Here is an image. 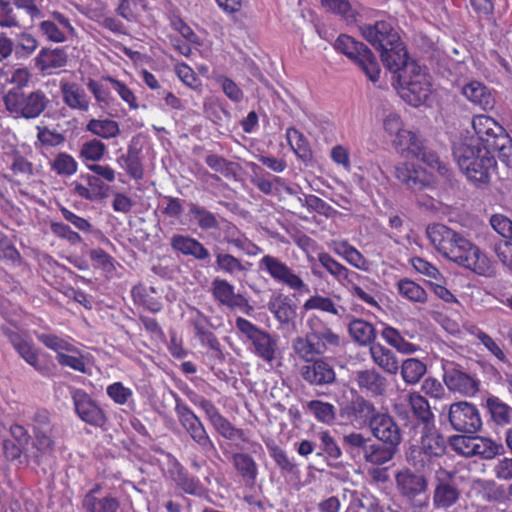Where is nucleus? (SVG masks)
Here are the masks:
<instances>
[{"mask_svg": "<svg viewBox=\"0 0 512 512\" xmlns=\"http://www.w3.org/2000/svg\"><path fill=\"white\" fill-rule=\"evenodd\" d=\"M3 103L14 119L34 120L49 107L50 99L41 89L28 93L20 89H9L3 96Z\"/></svg>", "mask_w": 512, "mask_h": 512, "instance_id": "obj_1", "label": "nucleus"}, {"mask_svg": "<svg viewBox=\"0 0 512 512\" xmlns=\"http://www.w3.org/2000/svg\"><path fill=\"white\" fill-rule=\"evenodd\" d=\"M420 433L419 440L411 445L407 459L415 468H424L435 458L446 453V441L435 425H425L416 429Z\"/></svg>", "mask_w": 512, "mask_h": 512, "instance_id": "obj_2", "label": "nucleus"}, {"mask_svg": "<svg viewBox=\"0 0 512 512\" xmlns=\"http://www.w3.org/2000/svg\"><path fill=\"white\" fill-rule=\"evenodd\" d=\"M442 256L479 275H488L491 272L488 258L480 252L477 246L458 232Z\"/></svg>", "mask_w": 512, "mask_h": 512, "instance_id": "obj_3", "label": "nucleus"}, {"mask_svg": "<svg viewBox=\"0 0 512 512\" xmlns=\"http://www.w3.org/2000/svg\"><path fill=\"white\" fill-rule=\"evenodd\" d=\"M396 489L409 504L412 512H420L429 507L428 479L425 475L408 468L395 474Z\"/></svg>", "mask_w": 512, "mask_h": 512, "instance_id": "obj_4", "label": "nucleus"}, {"mask_svg": "<svg viewBox=\"0 0 512 512\" xmlns=\"http://www.w3.org/2000/svg\"><path fill=\"white\" fill-rule=\"evenodd\" d=\"M396 79L401 97L410 105L417 107L427 100L431 81L424 67L418 63L410 64L407 66L406 72L400 73Z\"/></svg>", "mask_w": 512, "mask_h": 512, "instance_id": "obj_5", "label": "nucleus"}, {"mask_svg": "<svg viewBox=\"0 0 512 512\" xmlns=\"http://www.w3.org/2000/svg\"><path fill=\"white\" fill-rule=\"evenodd\" d=\"M334 48L354 61L372 82L380 78V66L373 52L362 42L347 34L338 36Z\"/></svg>", "mask_w": 512, "mask_h": 512, "instance_id": "obj_6", "label": "nucleus"}, {"mask_svg": "<svg viewBox=\"0 0 512 512\" xmlns=\"http://www.w3.org/2000/svg\"><path fill=\"white\" fill-rule=\"evenodd\" d=\"M235 327L248 341L251 342L255 355L268 363H271L276 358L278 348L276 336L260 329L258 326L243 317L236 318Z\"/></svg>", "mask_w": 512, "mask_h": 512, "instance_id": "obj_7", "label": "nucleus"}, {"mask_svg": "<svg viewBox=\"0 0 512 512\" xmlns=\"http://www.w3.org/2000/svg\"><path fill=\"white\" fill-rule=\"evenodd\" d=\"M259 270L265 271L274 281L299 293H309V286L286 263L270 254L258 262Z\"/></svg>", "mask_w": 512, "mask_h": 512, "instance_id": "obj_8", "label": "nucleus"}, {"mask_svg": "<svg viewBox=\"0 0 512 512\" xmlns=\"http://www.w3.org/2000/svg\"><path fill=\"white\" fill-rule=\"evenodd\" d=\"M443 381L447 389L462 396L471 397L479 391V380L458 363L442 359Z\"/></svg>", "mask_w": 512, "mask_h": 512, "instance_id": "obj_9", "label": "nucleus"}, {"mask_svg": "<svg viewBox=\"0 0 512 512\" xmlns=\"http://www.w3.org/2000/svg\"><path fill=\"white\" fill-rule=\"evenodd\" d=\"M174 396L176 401L175 413L181 426L204 452L215 451L216 447L202 421L177 395Z\"/></svg>", "mask_w": 512, "mask_h": 512, "instance_id": "obj_10", "label": "nucleus"}, {"mask_svg": "<svg viewBox=\"0 0 512 512\" xmlns=\"http://www.w3.org/2000/svg\"><path fill=\"white\" fill-rule=\"evenodd\" d=\"M448 419L452 428L462 433L474 434L478 432L483 425L477 407L466 401L451 404Z\"/></svg>", "mask_w": 512, "mask_h": 512, "instance_id": "obj_11", "label": "nucleus"}, {"mask_svg": "<svg viewBox=\"0 0 512 512\" xmlns=\"http://www.w3.org/2000/svg\"><path fill=\"white\" fill-rule=\"evenodd\" d=\"M359 31L361 36L378 51H382L389 45H397L400 38L397 29L388 20L361 24Z\"/></svg>", "mask_w": 512, "mask_h": 512, "instance_id": "obj_12", "label": "nucleus"}, {"mask_svg": "<svg viewBox=\"0 0 512 512\" xmlns=\"http://www.w3.org/2000/svg\"><path fill=\"white\" fill-rule=\"evenodd\" d=\"M71 396L78 417L89 425L101 427L106 416L98 404L82 389H72Z\"/></svg>", "mask_w": 512, "mask_h": 512, "instance_id": "obj_13", "label": "nucleus"}, {"mask_svg": "<svg viewBox=\"0 0 512 512\" xmlns=\"http://www.w3.org/2000/svg\"><path fill=\"white\" fill-rule=\"evenodd\" d=\"M354 382L362 393L372 398L384 397L389 387L388 379L375 367L356 371Z\"/></svg>", "mask_w": 512, "mask_h": 512, "instance_id": "obj_14", "label": "nucleus"}, {"mask_svg": "<svg viewBox=\"0 0 512 512\" xmlns=\"http://www.w3.org/2000/svg\"><path fill=\"white\" fill-rule=\"evenodd\" d=\"M1 332L7 337L18 355L27 364L31 365L38 372L42 374L45 373L46 368L40 363L38 351L34 348L32 341L28 340L26 337L12 330L8 326H2Z\"/></svg>", "mask_w": 512, "mask_h": 512, "instance_id": "obj_15", "label": "nucleus"}, {"mask_svg": "<svg viewBox=\"0 0 512 512\" xmlns=\"http://www.w3.org/2000/svg\"><path fill=\"white\" fill-rule=\"evenodd\" d=\"M300 375L304 381L312 386L330 385L336 381V373L333 366L322 358L303 365L300 368Z\"/></svg>", "mask_w": 512, "mask_h": 512, "instance_id": "obj_16", "label": "nucleus"}, {"mask_svg": "<svg viewBox=\"0 0 512 512\" xmlns=\"http://www.w3.org/2000/svg\"><path fill=\"white\" fill-rule=\"evenodd\" d=\"M210 291L213 298L220 305L226 306L230 309H252L248 300L241 294L236 293L234 286L226 279L219 277L213 279Z\"/></svg>", "mask_w": 512, "mask_h": 512, "instance_id": "obj_17", "label": "nucleus"}, {"mask_svg": "<svg viewBox=\"0 0 512 512\" xmlns=\"http://www.w3.org/2000/svg\"><path fill=\"white\" fill-rule=\"evenodd\" d=\"M394 175L401 184L413 192L422 191L431 184V177L426 170L414 164L399 163L395 166Z\"/></svg>", "mask_w": 512, "mask_h": 512, "instance_id": "obj_18", "label": "nucleus"}, {"mask_svg": "<svg viewBox=\"0 0 512 512\" xmlns=\"http://www.w3.org/2000/svg\"><path fill=\"white\" fill-rule=\"evenodd\" d=\"M472 127L475 135L464 137L465 139H478V144L491 150L492 141L500 138L506 132L492 117L487 115H476L472 119Z\"/></svg>", "mask_w": 512, "mask_h": 512, "instance_id": "obj_19", "label": "nucleus"}, {"mask_svg": "<svg viewBox=\"0 0 512 512\" xmlns=\"http://www.w3.org/2000/svg\"><path fill=\"white\" fill-rule=\"evenodd\" d=\"M372 435L382 443L399 446L402 441L401 429L392 416L380 413L369 426Z\"/></svg>", "mask_w": 512, "mask_h": 512, "instance_id": "obj_20", "label": "nucleus"}, {"mask_svg": "<svg viewBox=\"0 0 512 512\" xmlns=\"http://www.w3.org/2000/svg\"><path fill=\"white\" fill-rule=\"evenodd\" d=\"M200 408L203 409L211 425L222 437L227 440L244 439L243 430L236 428L211 401L201 400Z\"/></svg>", "mask_w": 512, "mask_h": 512, "instance_id": "obj_21", "label": "nucleus"}, {"mask_svg": "<svg viewBox=\"0 0 512 512\" xmlns=\"http://www.w3.org/2000/svg\"><path fill=\"white\" fill-rule=\"evenodd\" d=\"M380 53L384 66L392 72L396 78L400 73L406 72L407 66L417 64L416 61L410 60L401 38L398 39L397 45H389L380 51Z\"/></svg>", "mask_w": 512, "mask_h": 512, "instance_id": "obj_22", "label": "nucleus"}, {"mask_svg": "<svg viewBox=\"0 0 512 512\" xmlns=\"http://www.w3.org/2000/svg\"><path fill=\"white\" fill-rule=\"evenodd\" d=\"M447 479L437 478L433 491V506L435 509H449L455 505L460 498V490L453 482V474L445 472Z\"/></svg>", "mask_w": 512, "mask_h": 512, "instance_id": "obj_23", "label": "nucleus"}, {"mask_svg": "<svg viewBox=\"0 0 512 512\" xmlns=\"http://www.w3.org/2000/svg\"><path fill=\"white\" fill-rule=\"evenodd\" d=\"M59 88L62 101L67 107L79 112H87L90 109V97L81 85L62 79Z\"/></svg>", "mask_w": 512, "mask_h": 512, "instance_id": "obj_24", "label": "nucleus"}, {"mask_svg": "<svg viewBox=\"0 0 512 512\" xmlns=\"http://www.w3.org/2000/svg\"><path fill=\"white\" fill-rule=\"evenodd\" d=\"M35 66L46 75L67 65L68 54L64 48H42L34 59Z\"/></svg>", "mask_w": 512, "mask_h": 512, "instance_id": "obj_25", "label": "nucleus"}, {"mask_svg": "<svg viewBox=\"0 0 512 512\" xmlns=\"http://www.w3.org/2000/svg\"><path fill=\"white\" fill-rule=\"evenodd\" d=\"M215 256V270L228 275L234 279H239L245 276L248 272V265L250 263L244 262L241 259L225 252L219 247L213 250Z\"/></svg>", "mask_w": 512, "mask_h": 512, "instance_id": "obj_26", "label": "nucleus"}, {"mask_svg": "<svg viewBox=\"0 0 512 512\" xmlns=\"http://www.w3.org/2000/svg\"><path fill=\"white\" fill-rule=\"evenodd\" d=\"M496 164L491 150L486 149L478 154L475 162H472L469 169L463 172L467 179L476 185H485L490 180V169Z\"/></svg>", "mask_w": 512, "mask_h": 512, "instance_id": "obj_27", "label": "nucleus"}, {"mask_svg": "<svg viewBox=\"0 0 512 512\" xmlns=\"http://www.w3.org/2000/svg\"><path fill=\"white\" fill-rule=\"evenodd\" d=\"M487 148L478 144V139L462 138L456 142L453 147V157L460 170L465 172L469 169L472 162H475L478 154H482Z\"/></svg>", "mask_w": 512, "mask_h": 512, "instance_id": "obj_28", "label": "nucleus"}, {"mask_svg": "<svg viewBox=\"0 0 512 512\" xmlns=\"http://www.w3.org/2000/svg\"><path fill=\"white\" fill-rule=\"evenodd\" d=\"M173 250L186 256H192L197 260H206L210 257L207 248L197 239L187 235L175 234L170 239Z\"/></svg>", "mask_w": 512, "mask_h": 512, "instance_id": "obj_29", "label": "nucleus"}, {"mask_svg": "<svg viewBox=\"0 0 512 512\" xmlns=\"http://www.w3.org/2000/svg\"><path fill=\"white\" fill-rule=\"evenodd\" d=\"M463 96L472 104L483 110H490L495 105V99L490 89L479 81H471L462 87Z\"/></svg>", "mask_w": 512, "mask_h": 512, "instance_id": "obj_30", "label": "nucleus"}, {"mask_svg": "<svg viewBox=\"0 0 512 512\" xmlns=\"http://www.w3.org/2000/svg\"><path fill=\"white\" fill-rule=\"evenodd\" d=\"M369 354L372 362L383 372L389 375H396L400 365L396 354L380 343H375L369 347Z\"/></svg>", "mask_w": 512, "mask_h": 512, "instance_id": "obj_31", "label": "nucleus"}, {"mask_svg": "<svg viewBox=\"0 0 512 512\" xmlns=\"http://www.w3.org/2000/svg\"><path fill=\"white\" fill-rule=\"evenodd\" d=\"M268 309L281 324H288L296 316V307L289 296L283 293H274L269 302Z\"/></svg>", "mask_w": 512, "mask_h": 512, "instance_id": "obj_32", "label": "nucleus"}, {"mask_svg": "<svg viewBox=\"0 0 512 512\" xmlns=\"http://www.w3.org/2000/svg\"><path fill=\"white\" fill-rule=\"evenodd\" d=\"M312 337V333L308 332L304 337L299 336L292 341L294 353L307 363L316 360V356L324 354L323 345L315 342Z\"/></svg>", "mask_w": 512, "mask_h": 512, "instance_id": "obj_33", "label": "nucleus"}, {"mask_svg": "<svg viewBox=\"0 0 512 512\" xmlns=\"http://www.w3.org/2000/svg\"><path fill=\"white\" fill-rule=\"evenodd\" d=\"M409 404L411 406L416 422L413 428L419 429L423 426L434 424V415L430 410L428 401L418 392H412L408 395Z\"/></svg>", "mask_w": 512, "mask_h": 512, "instance_id": "obj_34", "label": "nucleus"}, {"mask_svg": "<svg viewBox=\"0 0 512 512\" xmlns=\"http://www.w3.org/2000/svg\"><path fill=\"white\" fill-rule=\"evenodd\" d=\"M97 488L90 490L83 498L82 506L87 512H118L119 502L112 496L97 497Z\"/></svg>", "mask_w": 512, "mask_h": 512, "instance_id": "obj_35", "label": "nucleus"}, {"mask_svg": "<svg viewBox=\"0 0 512 512\" xmlns=\"http://www.w3.org/2000/svg\"><path fill=\"white\" fill-rule=\"evenodd\" d=\"M371 442L369 437H365L358 432H352L343 436V449L354 461L364 460Z\"/></svg>", "mask_w": 512, "mask_h": 512, "instance_id": "obj_36", "label": "nucleus"}, {"mask_svg": "<svg viewBox=\"0 0 512 512\" xmlns=\"http://www.w3.org/2000/svg\"><path fill=\"white\" fill-rule=\"evenodd\" d=\"M426 234L431 245L441 255L450 244L453 237H456L455 230L441 223L429 225L426 229Z\"/></svg>", "mask_w": 512, "mask_h": 512, "instance_id": "obj_37", "label": "nucleus"}, {"mask_svg": "<svg viewBox=\"0 0 512 512\" xmlns=\"http://www.w3.org/2000/svg\"><path fill=\"white\" fill-rule=\"evenodd\" d=\"M52 432L36 433L34 448L36 452L33 455L34 462L37 465L50 464L54 457L55 442L51 436Z\"/></svg>", "mask_w": 512, "mask_h": 512, "instance_id": "obj_38", "label": "nucleus"}, {"mask_svg": "<svg viewBox=\"0 0 512 512\" xmlns=\"http://www.w3.org/2000/svg\"><path fill=\"white\" fill-rule=\"evenodd\" d=\"M318 261L342 286L349 282L350 278H359V274L349 271L344 265L336 261L330 254L321 252Z\"/></svg>", "mask_w": 512, "mask_h": 512, "instance_id": "obj_39", "label": "nucleus"}, {"mask_svg": "<svg viewBox=\"0 0 512 512\" xmlns=\"http://www.w3.org/2000/svg\"><path fill=\"white\" fill-rule=\"evenodd\" d=\"M348 331L351 338L361 346L375 344L376 330L371 323L363 319L357 318L350 321Z\"/></svg>", "mask_w": 512, "mask_h": 512, "instance_id": "obj_40", "label": "nucleus"}, {"mask_svg": "<svg viewBox=\"0 0 512 512\" xmlns=\"http://www.w3.org/2000/svg\"><path fill=\"white\" fill-rule=\"evenodd\" d=\"M397 446L388 443L370 442L364 460L373 465H383L393 459Z\"/></svg>", "mask_w": 512, "mask_h": 512, "instance_id": "obj_41", "label": "nucleus"}, {"mask_svg": "<svg viewBox=\"0 0 512 512\" xmlns=\"http://www.w3.org/2000/svg\"><path fill=\"white\" fill-rule=\"evenodd\" d=\"M350 414L356 422L370 426L373 419L380 413L376 411L375 405L370 400L359 396L351 403Z\"/></svg>", "mask_w": 512, "mask_h": 512, "instance_id": "obj_42", "label": "nucleus"}, {"mask_svg": "<svg viewBox=\"0 0 512 512\" xmlns=\"http://www.w3.org/2000/svg\"><path fill=\"white\" fill-rule=\"evenodd\" d=\"M486 408L490 417L497 425H508L512 421V407L496 396L486 399Z\"/></svg>", "mask_w": 512, "mask_h": 512, "instance_id": "obj_43", "label": "nucleus"}, {"mask_svg": "<svg viewBox=\"0 0 512 512\" xmlns=\"http://www.w3.org/2000/svg\"><path fill=\"white\" fill-rule=\"evenodd\" d=\"M117 163L126 170L129 176L139 180L144 176V169L139 156V150L129 146L127 153L117 158Z\"/></svg>", "mask_w": 512, "mask_h": 512, "instance_id": "obj_44", "label": "nucleus"}, {"mask_svg": "<svg viewBox=\"0 0 512 512\" xmlns=\"http://www.w3.org/2000/svg\"><path fill=\"white\" fill-rule=\"evenodd\" d=\"M189 214L201 230L207 231L219 229L220 227L217 216L203 206L190 203Z\"/></svg>", "mask_w": 512, "mask_h": 512, "instance_id": "obj_45", "label": "nucleus"}, {"mask_svg": "<svg viewBox=\"0 0 512 512\" xmlns=\"http://www.w3.org/2000/svg\"><path fill=\"white\" fill-rule=\"evenodd\" d=\"M399 369H401L403 381L408 385L419 383L427 371L426 364L417 358L405 359Z\"/></svg>", "mask_w": 512, "mask_h": 512, "instance_id": "obj_46", "label": "nucleus"}, {"mask_svg": "<svg viewBox=\"0 0 512 512\" xmlns=\"http://www.w3.org/2000/svg\"><path fill=\"white\" fill-rule=\"evenodd\" d=\"M397 290L401 297L413 303L425 304L428 300L425 289L408 278L400 279L397 282Z\"/></svg>", "mask_w": 512, "mask_h": 512, "instance_id": "obj_47", "label": "nucleus"}, {"mask_svg": "<svg viewBox=\"0 0 512 512\" xmlns=\"http://www.w3.org/2000/svg\"><path fill=\"white\" fill-rule=\"evenodd\" d=\"M381 336L388 345L395 348L402 354H413L418 350V346L406 341L400 332L392 326H385Z\"/></svg>", "mask_w": 512, "mask_h": 512, "instance_id": "obj_48", "label": "nucleus"}, {"mask_svg": "<svg viewBox=\"0 0 512 512\" xmlns=\"http://www.w3.org/2000/svg\"><path fill=\"white\" fill-rule=\"evenodd\" d=\"M146 9L145 0H119L115 12L128 22H137Z\"/></svg>", "mask_w": 512, "mask_h": 512, "instance_id": "obj_49", "label": "nucleus"}, {"mask_svg": "<svg viewBox=\"0 0 512 512\" xmlns=\"http://www.w3.org/2000/svg\"><path fill=\"white\" fill-rule=\"evenodd\" d=\"M86 130L103 139L114 138L120 134L118 123L110 119H91Z\"/></svg>", "mask_w": 512, "mask_h": 512, "instance_id": "obj_50", "label": "nucleus"}, {"mask_svg": "<svg viewBox=\"0 0 512 512\" xmlns=\"http://www.w3.org/2000/svg\"><path fill=\"white\" fill-rule=\"evenodd\" d=\"M414 156L427 164L432 169H436L439 175L442 177H445L446 179L450 178L451 170L448 165L442 162L435 152L427 149L424 145V142H422L420 145L419 153H414Z\"/></svg>", "mask_w": 512, "mask_h": 512, "instance_id": "obj_51", "label": "nucleus"}, {"mask_svg": "<svg viewBox=\"0 0 512 512\" xmlns=\"http://www.w3.org/2000/svg\"><path fill=\"white\" fill-rule=\"evenodd\" d=\"M474 444L473 456H479L483 459H493L495 456L504 452V448L501 444L489 438L475 437Z\"/></svg>", "mask_w": 512, "mask_h": 512, "instance_id": "obj_52", "label": "nucleus"}, {"mask_svg": "<svg viewBox=\"0 0 512 512\" xmlns=\"http://www.w3.org/2000/svg\"><path fill=\"white\" fill-rule=\"evenodd\" d=\"M303 308L305 310H320L335 316H341V312L345 311L342 306H337L331 298L321 295L310 297L304 303Z\"/></svg>", "mask_w": 512, "mask_h": 512, "instance_id": "obj_53", "label": "nucleus"}, {"mask_svg": "<svg viewBox=\"0 0 512 512\" xmlns=\"http://www.w3.org/2000/svg\"><path fill=\"white\" fill-rule=\"evenodd\" d=\"M422 142L423 140L418 134L405 129H402L399 133H397L393 141L396 147H399L403 151L407 150L412 155H414V153H419L420 145Z\"/></svg>", "mask_w": 512, "mask_h": 512, "instance_id": "obj_54", "label": "nucleus"}, {"mask_svg": "<svg viewBox=\"0 0 512 512\" xmlns=\"http://www.w3.org/2000/svg\"><path fill=\"white\" fill-rule=\"evenodd\" d=\"M322 5L329 11L341 16L347 23L356 21L358 13L348 0H322Z\"/></svg>", "mask_w": 512, "mask_h": 512, "instance_id": "obj_55", "label": "nucleus"}, {"mask_svg": "<svg viewBox=\"0 0 512 512\" xmlns=\"http://www.w3.org/2000/svg\"><path fill=\"white\" fill-rule=\"evenodd\" d=\"M109 82L103 81V77L101 80H95L92 78H89L86 86L87 89L91 92L96 102L100 105H109L113 98L111 97L110 90L111 85H108Z\"/></svg>", "mask_w": 512, "mask_h": 512, "instance_id": "obj_56", "label": "nucleus"}, {"mask_svg": "<svg viewBox=\"0 0 512 512\" xmlns=\"http://www.w3.org/2000/svg\"><path fill=\"white\" fill-rule=\"evenodd\" d=\"M307 409L322 423L330 424L335 420V407L328 402L312 400L307 403Z\"/></svg>", "mask_w": 512, "mask_h": 512, "instance_id": "obj_57", "label": "nucleus"}, {"mask_svg": "<svg viewBox=\"0 0 512 512\" xmlns=\"http://www.w3.org/2000/svg\"><path fill=\"white\" fill-rule=\"evenodd\" d=\"M497 151L499 160L512 168V139L507 133L492 141L491 153Z\"/></svg>", "mask_w": 512, "mask_h": 512, "instance_id": "obj_58", "label": "nucleus"}, {"mask_svg": "<svg viewBox=\"0 0 512 512\" xmlns=\"http://www.w3.org/2000/svg\"><path fill=\"white\" fill-rule=\"evenodd\" d=\"M233 463L237 471L246 479L254 481L257 475L256 463L251 456L245 453H236Z\"/></svg>", "mask_w": 512, "mask_h": 512, "instance_id": "obj_59", "label": "nucleus"}, {"mask_svg": "<svg viewBox=\"0 0 512 512\" xmlns=\"http://www.w3.org/2000/svg\"><path fill=\"white\" fill-rule=\"evenodd\" d=\"M205 163L215 172L221 173L224 177L230 178L236 176V164L228 161L225 158L209 154L205 158Z\"/></svg>", "mask_w": 512, "mask_h": 512, "instance_id": "obj_60", "label": "nucleus"}, {"mask_svg": "<svg viewBox=\"0 0 512 512\" xmlns=\"http://www.w3.org/2000/svg\"><path fill=\"white\" fill-rule=\"evenodd\" d=\"M103 81L109 82L111 88L117 92L123 101H125L131 109H138L137 97L134 92L123 82L111 77L104 76Z\"/></svg>", "mask_w": 512, "mask_h": 512, "instance_id": "obj_61", "label": "nucleus"}, {"mask_svg": "<svg viewBox=\"0 0 512 512\" xmlns=\"http://www.w3.org/2000/svg\"><path fill=\"white\" fill-rule=\"evenodd\" d=\"M286 138L290 147L298 157L305 159L309 156L307 141L300 131L292 127L288 128L286 130Z\"/></svg>", "mask_w": 512, "mask_h": 512, "instance_id": "obj_62", "label": "nucleus"}, {"mask_svg": "<svg viewBox=\"0 0 512 512\" xmlns=\"http://www.w3.org/2000/svg\"><path fill=\"white\" fill-rule=\"evenodd\" d=\"M77 162L67 153H59L52 162V169L63 176H71L77 172Z\"/></svg>", "mask_w": 512, "mask_h": 512, "instance_id": "obj_63", "label": "nucleus"}, {"mask_svg": "<svg viewBox=\"0 0 512 512\" xmlns=\"http://www.w3.org/2000/svg\"><path fill=\"white\" fill-rule=\"evenodd\" d=\"M40 32L47 38L48 41L54 43H63L67 40L69 35L62 30L55 21L44 20L39 23Z\"/></svg>", "mask_w": 512, "mask_h": 512, "instance_id": "obj_64", "label": "nucleus"}]
</instances>
